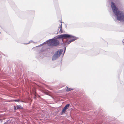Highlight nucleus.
<instances>
[{"label":"nucleus","mask_w":124,"mask_h":124,"mask_svg":"<svg viewBox=\"0 0 124 124\" xmlns=\"http://www.w3.org/2000/svg\"><path fill=\"white\" fill-rule=\"evenodd\" d=\"M111 6L112 10L117 17V19L120 21H124V13L119 10L116 5L114 2H111Z\"/></svg>","instance_id":"f257e3e1"},{"label":"nucleus","mask_w":124,"mask_h":124,"mask_svg":"<svg viewBox=\"0 0 124 124\" xmlns=\"http://www.w3.org/2000/svg\"><path fill=\"white\" fill-rule=\"evenodd\" d=\"M65 26L66 28L67 27V24H65Z\"/></svg>","instance_id":"4be33fe9"},{"label":"nucleus","mask_w":124,"mask_h":124,"mask_svg":"<svg viewBox=\"0 0 124 124\" xmlns=\"http://www.w3.org/2000/svg\"><path fill=\"white\" fill-rule=\"evenodd\" d=\"M30 13L32 14H35V11H30Z\"/></svg>","instance_id":"dca6fc26"},{"label":"nucleus","mask_w":124,"mask_h":124,"mask_svg":"<svg viewBox=\"0 0 124 124\" xmlns=\"http://www.w3.org/2000/svg\"><path fill=\"white\" fill-rule=\"evenodd\" d=\"M14 101L15 102H19L20 101L19 99H18L14 100Z\"/></svg>","instance_id":"2eb2a0df"},{"label":"nucleus","mask_w":124,"mask_h":124,"mask_svg":"<svg viewBox=\"0 0 124 124\" xmlns=\"http://www.w3.org/2000/svg\"><path fill=\"white\" fill-rule=\"evenodd\" d=\"M74 90V88H69L68 87H67V88L66 90V91L67 92H68L70 91L73 90Z\"/></svg>","instance_id":"9b49d317"},{"label":"nucleus","mask_w":124,"mask_h":124,"mask_svg":"<svg viewBox=\"0 0 124 124\" xmlns=\"http://www.w3.org/2000/svg\"><path fill=\"white\" fill-rule=\"evenodd\" d=\"M60 28H62V23H61V25H60V26L59 27H58V29H59Z\"/></svg>","instance_id":"aec40b11"},{"label":"nucleus","mask_w":124,"mask_h":124,"mask_svg":"<svg viewBox=\"0 0 124 124\" xmlns=\"http://www.w3.org/2000/svg\"><path fill=\"white\" fill-rule=\"evenodd\" d=\"M59 32H61V33H63V31H62V28H60V29L59 31Z\"/></svg>","instance_id":"f3484780"},{"label":"nucleus","mask_w":124,"mask_h":124,"mask_svg":"<svg viewBox=\"0 0 124 124\" xmlns=\"http://www.w3.org/2000/svg\"><path fill=\"white\" fill-rule=\"evenodd\" d=\"M58 53L57 51H56L53 55L52 57V60H56L60 56L58 55Z\"/></svg>","instance_id":"423d86ee"},{"label":"nucleus","mask_w":124,"mask_h":124,"mask_svg":"<svg viewBox=\"0 0 124 124\" xmlns=\"http://www.w3.org/2000/svg\"><path fill=\"white\" fill-rule=\"evenodd\" d=\"M0 27H1L2 28V29H3L2 28V27L1 26H0Z\"/></svg>","instance_id":"7c9ffc66"},{"label":"nucleus","mask_w":124,"mask_h":124,"mask_svg":"<svg viewBox=\"0 0 124 124\" xmlns=\"http://www.w3.org/2000/svg\"><path fill=\"white\" fill-rule=\"evenodd\" d=\"M66 47V46H65V47H64L63 48L64 49V52L63 53V55H64V54L65 53V52Z\"/></svg>","instance_id":"4468645a"},{"label":"nucleus","mask_w":124,"mask_h":124,"mask_svg":"<svg viewBox=\"0 0 124 124\" xmlns=\"http://www.w3.org/2000/svg\"><path fill=\"white\" fill-rule=\"evenodd\" d=\"M65 39V38H62V39H60L61 40H62V42H59V46H63V39Z\"/></svg>","instance_id":"9d476101"},{"label":"nucleus","mask_w":124,"mask_h":124,"mask_svg":"<svg viewBox=\"0 0 124 124\" xmlns=\"http://www.w3.org/2000/svg\"><path fill=\"white\" fill-rule=\"evenodd\" d=\"M99 54L98 53H97V54L95 55H97V54Z\"/></svg>","instance_id":"c756f323"},{"label":"nucleus","mask_w":124,"mask_h":124,"mask_svg":"<svg viewBox=\"0 0 124 124\" xmlns=\"http://www.w3.org/2000/svg\"><path fill=\"white\" fill-rule=\"evenodd\" d=\"M109 0V1H112V0Z\"/></svg>","instance_id":"c85d7f7f"},{"label":"nucleus","mask_w":124,"mask_h":124,"mask_svg":"<svg viewBox=\"0 0 124 124\" xmlns=\"http://www.w3.org/2000/svg\"><path fill=\"white\" fill-rule=\"evenodd\" d=\"M29 43H25V44H28Z\"/></svg>","instance_id":"cd10ccee"},{"label":"nucleus","mask_w":124,"mask_h":124,"mask_svg":"<svg viewBox=\"0 0 124 124\" xmlns=\"http://www.w3.org/2000/svg\"><path fill=\"white\" fill-rule=\"evenodd\" d=\"M70 105V104L68 103L62 109L61 113H60V115H62L66 112L67 109L68 108Z\"/></svg>","instance_id":"39448f33"},{"label":"nucleus","mask_w":124,"mask_h":124,"mask_svg":"<svg viewBox=\"0 0 124 124\" xmlns=\"http://www.w3.org/2000/svg\"><path fill=\"white\" fill-rule=\"evenodd\" d=\"M41 45V44H40V45H39V46H36V47H39V46H42V45Z\"/></svg>","instance_id":"412c9836"},{"label":"nucleus","mask_w":124,"mask_h":124,"mask_svg":"<svg viewBox=\"0 0 124 124\" xmlns=\"http://www.w3.org/2000/svg\"><path fill=\"white\" fill-rule=\"evenodd\" d=\"M66 42H64L63 41V46H64V47H65L66 46Z\"/></svg>","instance_id":"a211bd4d"},{"label":"nucleus","mask_w":124,"mask_h":124,"mask_svg":"<svg viewBox=\"0 0 124 124\" xmlns=\"http://www.w3.org/2000/svg\"><path fill=\"white\" fill-rule=\"evenodd\" d=\"M38 55H39V56L37 55L36 56V58L39 59V58H40L41 57V54L40 53H39V54H38Z\"/></svg>","instance_id":"f8f14e48"},{"label":"nucleus","mask_w":124,"mask_h":124,"mask_svg":"<svg viewBox=\"0 0 124 124\" xmlns=\"http://www.w3.org/2000/svg\"><path fill=\"white\" fill-rule=\"evenodd\" d=\"M50 39H49L48 40H47L46 41L44 42L43 43L41 44V45H43L44 44H48V46H49V45L50 44Z\"/></svg>","instance_id":"1a4fd4ad"},{"label":"nucleus","mask_w":124,"mask_h":124,"mask_svg":"<svg viewBox=\"0 0 124 124\" xmlns=\"http://www.w3.org/2000/svg\"><path fill=\"white\" fill-rule=\"evenodd\" d=\"M50 44L49 46H59V41L58 40H56L55 41H50Z\"/></svg>","instance_id":"20e7f679"},{"label":"nucleus","mask_w":124,"mask_h":124,"mask_svg":"<svg viewBox=\"0 0 124 124\" xmlns=\"http://www.w3.org/2000/svg\"><path fill=\"white\" fill-rule=\"evenodd\" d=\"M66 45H68L69 44H68V42H66Z\"/></svg>","instance_id":"a878e982"},{"label":"nucleus","mask_w":124,"mask_h":124,"mask_svg":"<svg viewBox=\"0 0 124 124\" xmlns=\"http://www.w3.org/2000/svg\"><path fill=\"white\" fill-rule=\"evenodd\" d=\"M13 109L14 110H16L17 109H23V107H22L20 105H17L16 106H14Z\"/></svg>","instance_id":"0eeeda50"},{"label":"nucleus","mask_w":124,"mask_h":124,"mask_svg":"<svg viewBox=\"0 0 124 124\" xmlns=\"http://www.w3.org/2000/svg\"><path fill=\"white\" fill-rule=\"evenodd\" d=\"M66 34L67 36L66 37H64V38H67L70 39V40L68 42V44H69L71 42H73L75 40L78 39V37H77L68 34Z\"/></svg>","instance_id":"f03ea898"},{"label":"nucleus","mask_w":124,"mask_h":124,"mask_svg":"<svg viewBox=\"0 0 124 124\" xmlns=\"http://www.w3.org/2000/svg\"><path fill=\"white\" fill-rule=\"evenodd\" d=\"M59 110H58V111L56 112V113H57L59 112Z\"/></svg>","instance_id":"bb28decb"},{"label":"nucleus","mask_w":124,"mask_h":124,"mask_svg":"<svg viewBox=\"0 0 124 124\" xmlns=\"http://www.w3.org/2000/svg\"><path fill=\"white\" fill-rule=\"evenodd\" d=\"M49 91L48 90H46L44 92L46 94L49 95V94L48 93Z\"/></svg>","instance_id":"ddd939ff"},{"label":"nucleus","mask_w":124,"mask_h":124,"mask_svg":"<svg viewBox=\"0 0 124 124\" xmlns=\"http://www.w3.org/2000/svg\"><path fill=\"white\" fill-rule=\"evenodd\" d=\"M109 52H107L106 54H107V55H109Z\"/></svg>","instance_id":"b1692460"},{"label":"nucleus","mask_w":124,"mask_h":124,"mask_svg":"<svg viewBox=\"0 0 124 124\" xmlns=\"http://www.w3.org/2000/svg\"><path fill=\"white\" fill-rule=\"evenodd\" d=\"M63 51V50L62 49H61L57 51L58 52V54L59 56H60L62 53Z\"/></svg>","instance_id":"6e6552de"},{"label":"nucleus","mask_w":124,"mask_h":124,"mask_svg":"<svg viewBox=\"0 0 124 124\" xmlns=\"http://www.w3.org/2000/svg\"><path fill=\"white\" fill-rule=\"evenodd\" d=\"M122 42L123 43V45H124V39H123V40L122 41Z\"/></svg>","instance_id":"5701e85b"},{"label":"nucleus","mask_w":124,"mask_h":124,"mask_svg":"<svg viewBox=\"0 0 124 124\" xmlns=\"http://www.w3.org/2000/svg\"><path fill=\"white\" fill-rule=\"evenodd\" d=\"M7 124V122H5L3 124Z\"/></svg>","instance_id":"393cba45"},{"label":"nucleus","mask_w":124,"mask_h":124,"mask_svg":"<svg viewBox=\"0 0 124 124\" xmlns=\"http://www.w3.org/2000/svg\"><path fill=\"white\" fill-rule=\"evenodd\" d=\"M44 51V50H43L42 49H41L40 50L39 52V53L43 52Z\"/></svg>","instance_id":"6ab92c4d"},{"label":"nucleus","mask_w":124,"mask_h":124,"mask_svg":"<svg viewBox=\"0 0 124 124\" xmlns=\"http://www.w3.org/2000/svg\"><path fill=\"white\" fill-rule=\"evenodd\" d=\"M67 36L66 34H62L61 35H58L56 36L53 38L50 39V41H55L56 40H58L57 39H62V38L66 37Z\"/></svg>","instance_id":"7ed1b4c3"},{"label":"nucleus","mask_w":124,"mask_h":124,"mask_svg":"<svg viewBox=\"0 0 124 124\" xmlns=\"http://www.w3.org/2000/svg\"><path fill=\"white\" fill-rule=\"evenodd\" d=\"M58 33V32H57V33H56V34H57Z\"/></svg>","instance_id":"2f4dec72"}]
</instances>
